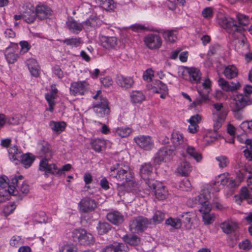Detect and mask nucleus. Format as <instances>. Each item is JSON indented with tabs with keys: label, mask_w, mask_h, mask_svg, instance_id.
<instances>
[{
	"label": "nucleus",
	"mask_w": 252,
	"mask_h": 252,
	"mask_svg": "<svg viewBox=\"0 0 252 252\" xmlns=\"http://www.w3.org/2000/svg\"><path fill=\"white\" fill-rule=\"evenodd\" d=\"M110 175L115 178L122 186L133 178V173L128 166L117 163L110 168Z\"/></svg>",
	"instance_id": "nucleus-1"
},
{
	"label": "nucleus",
	"mask_w": 252,
	"mask_h": 252,
	"mask_svg": "<svg viewBox=\"0 0 252 252\" xmlns=\"http://www.w3.org/2000/svg\"><path fill=\"white\" fill-rule=\"evenodd\" d=\"M219 23L221 27L226 30L229 33L234 34L236 32L242 33L244 29L238 25L236 22L227 15H221L219 18Z\"/></svg>",
	"instance_id": "nucleus-2"
},
{
	"label": "nucleus",
	"mask_w": 252,
	"mask_h": 252,
	"mask_svg": "<svg viewBox=\"0 0 252 252\" xmlns=\"http://www.w3.org/2000/svg\"><path fill=\"white\" fill-rule=\"evenodd\" d=\"M72 236L74 241L80 245H90L94 242L93 236L83 229H75Z\"/></svg>",
	"instance_id": "nucleus-3"
},
{
	"label": "nucleus",
	"mask_w": 252,
	"mask_h": 252,
	"mask_svg": "<svg viewBox=\"0 0 252 252\" xmlns=\"http://www.w3.org/2000/svg\"><path fill=\"white\" fill-rule=\"evenodd\" d=\"M151 223V220L142 216H139L130 221L129 223L130 230L135 232H142Z\"/></svg>",
	"instance_id": "nucleus-4"
},
{
	"label": "nucleus",
	"mask_w": 252,
	"mask_h": 252,
	"mask_svg": "<svg viewBox=\"0 0 252 252\" xmlns=\"http://www.w3.org/2000/svg\"><path fill=\"white\" fill-rule=\"evenodd\" d=\"M175 149L171 146H167L160 148L154 158L155 162L159 164L162 161L165 162L169 161L175 155Z\"/></svg>",
	"instance_id": "nucleus-5"
},
{
	"label": "nucleus",
	"mask_w": 252,
	"mask_h": 252,
	"mask_svg": "<svg viewBox=\"0 0 252 252\" xmlns=\"http://www.w3.org/2000/svg\"><path fill=\"white\" fill-rule=\"evenodd\" d=\"M93 108L94 112L99 117H104L109 114L110 110L106 98L100 96V101L94 102Z\"/></svg>",
	"instance_id": "nucleus-6"
},
{
	"label": "nucleus",
	"mask_w": 252,
	"mask_h": 252,
	"mask_svg": "<svg viewBox=\"0 0 252 252\" xmlns=\"http://www.w3.org/2000/svg\"><path fill=\"white\" fill-rule=\"evenodd\" d=\"M252 103L249 97L242 94H239L234 96L230 103L232 111L243 110L247 106Z\"/></svg>",
	"instance_id": "nucleus-7"
},
{
	"label": "nucleus",
	"mask_w": 252,
	"mask_h": 252,
	"mask_svg": "<svg viewBox=\"0 0 252 252\" xmlns=\"http://www.w3.org/2000/svg\"><path fill=\"white\" fill-rule=\"evenodd\" d=\"M143 41L145 46L150 50L158 49L162 43L160 36L154 33L148 34L145 36Z\"/></svg>",
	"instance_id": "nucleus-8"
},
{
	"label": "nucleus",
	"mask_w": 252,
	"mask_h": 252,
	"mask_svg": "<svg viewBox=\"0 0 252 252\" xmlns=\"http://www.w3.org/2000/svg\"><path fill=\"white\" fill-rule=\"evenodd\" d=\"M23 19L28 24L34 22L36 18L35 8L31 3L24 4L22 8Z\"/></svg>",
	"instance_id": "nucleus-9"
},
{
	"label": "nucleus",
	"mask_w": 252,
	"mask_h": 252,
	"mask_svg": "<svg viewBox=\"0 0 252 252\" xmlns=\"http://www.w3.org/2000/svg\"><path fill=\"white\" fill-rule=\"evenodd\" d=\"M96 203L94 199L89 197L83 198L78 203L80 212L87 213L94 211L96 208Z\"/></svg>",
	"instance_id": "nucleus-10"
},
{
	"label": "nucleus",
	"mask_w": 252,
	"mask_h": 252,
	"mask_svg": "<svg viewBox=\"0 0 252 252\" xmlns=\"http://www.w3.org/2000/svg\"><path fill=\"white\" fill-rule=\"evenodd\" d=\"M137 145L141 148L145 150H151L153 147V142L149 136L139 135L134 138Z\"/></svg>",
	"instance_id": "nucleus-11"
},
{
	"label": "nucleus",
	"mask_w": 252,
	"mask_h": 252,
	"mask_svg": "<svg viewBox=\"0 0 252 252\" xmlns=\"http://www.w3.org/2000/svg\"><path fill=\"white\" fill-rule=\"evenodd\" d=\"M218 84L221 89L225 92H234L241 86L239 82L227 81L222 78H219Z\"/></svg>",
	"instance_id": "nucleus-12"
},
{
	"label": "nucleus",
	"mask_w": 252,
	"mask_h": 252,
	"mask_svg": "<svg viewBox=\"0 0 252 252\" xmlns=\"http://www.w3.org/2000/svg\"><path fill=\"white\" fill-rule=\"evenodd\" d=\"M88 84L86 81H79L71 83L70 88V94L76 95L78 94L82 95L87 89Z\"/></svg>",
	"instance_id": "nucleus-13"
},
{
	"label": "nucleus",
	"mask_w": 252,
	"mask_h": 252,
	"mask_svg": "<svg viewBox=\"0 0 252 252\" xmlns=\"http://www.w3.org/2000/svg\"><path fill=\"white\" fill-rule=\"evenodd\" d=\"M115 81L119 87L125 90L131 88L134 84V81L131 77L125 76L122 74H118L116 76Z\"/></svg>",
	"instance_id": "nucleus-14"
},
{
	"label": "nucleus",
	"mask_w": 252,
	"mask_h": 252,
	"mask_svg": "<svg viewBox=\"0 0 252 252\" xmlns=\"http://www.w3.org/2000/svg\"><path fill=\"white\" fill-rule=\"evenodd\" d=\"M39 154L43 158L51 159L52 157V152L51 146L48 143L45 141H42L38 143Z\"/></svg>",
	"instance_id": "nucleus-15"
},
{
	"label": "nucleus",
	"mask_w": 252,
	"mask_h": 252,
	"mask_svg": "<svg viewBox=\"0 0 252 252\" xmlns=\"http://www.w3.org/2000/svg\"><path fill=\"white\" fill-rule=\"evenodd\" d=\"M36 18L40 20H44L50 17L52 15L53 11L49 7L45 5H37L35 8Z\"/></svg>",
	"instance_id": "nucleus-16"
},
{
	"label": "nucleus",
	"mask_w": 252,
	"mask_h": 252,
	"mask_svg": "<svg viewBox=\"0 0 252 252\" xmlns=\"http://www.w3.org/2000/svg\"><path fill=\"white\" fill-rule=\"evenodd\" d=\"M49 159L42 158L39 163V170L44 172L46 175L56 174V166L55 164H49L48 161Z\"/></svg>",
	"instance_id": "nucleus-17"
},
{
	"label": "nucleus",
	"mask_w": 252,
	"mask_h": 252,
	"mask_svg": "<svg viewBox=\"0 0 252 252\" xmlns=\"http://www.w3.org/2000/svg\"><path fill=\"white\" fill-rule=\"evenodd\" d=\"M201 116L199 114H196L191 116L189 120H188L189 123L188 127L189 131L191 133H195L198 130V124L201 120Z\"/></svg>",
	"instance_id": "nucleus-18"
},
{
	"label": "nucleus",
	"mask_w": 252,
	"mask_h": 252,
	"mask_svg": "<svg viewBox=\"0 0 252 252\" xmlns=\"http://www.w3.org/2000/svg\"><path fill=\"white\" fill-rule=\"evenodd\" d=\"M107 220L115 225H119L124 220L123 215L118 211H113L107 214Z\"/></svg>",
	"instance_id": "nucleus-19"
},
{
	"label": "nucleus",
	"mask_w": 252,
	"mask_h": 252,
	"mask_svg": "<svg viewBox=\"0 0 252 252\" xmlns=\"http://www.w3.org/2000/svg\"><path fill=\"white\" fill-rule=\"evenodd\" d=\"M27 65L32 75L37 77L39 74V66L37 61L34 59H30L26 61Z\"/></svg>",
	"instance_id": "nucleus-20"
},
{
	"label": "nucleus",
	"mask_w": 252,
	"mask_h": 252,
	"mask_svg": "<svg viewBox=\"0 0 252 252\" xmlns=\"http://www.w3.org/2000/svg\"><path fill=\"white\" fill-rule=\"evenodd\" d=\"M182 222L187 229H191L193 221L196 219V215L192 212H186L182 215Z\"/></svg>",
	"instance_id": "nucleus-21"
},
{
	"label": "nucleus",
	"mask_w": 252,
	"mask_h": 252,
	"mask_svg": "<svg viewBox=\"0 0 252 252\" xmlns=\"http://www.w3.org/2000/svg\"><path fill=\"white\" fill-rule=\"evenodd\" d=\"M187 71L191 82L198 83L200 82L201 73L199 69L195 67H188Z\"/></svg>",
	"instance_id": "nucleus-22"
},
{
	"label": "nucleus",
	"mask_w": 252,
	"mask_h": 252,
	"mask_svg": "<svg viewBox=\"0 0 252 252\" xmlns=\"http://www.w3.org/2000/svg\"><path fill=\"white\" fill-rule=\"evenodd\" d=\"M101 42L102 46L106 49H114L117 45V40L115 37H102Z\"/></svg>",
	"instance_id": "nucleus-23"
},
{
	"label": "nucleus",
	"mask_w": 252,
	"mask_h": 252,
	"mask_svg": "<svg viewBox=\"0 0 252 252\" xmlns=\"http://www.w3.org/2000/svg\"><path fill=\"white\" fill-rule=\"evenodd\" d=\"M220 227L224 233L229 234L234 232L238 228V225L233 221H225L221 223Z\"/></svg>",
	"instance_id": "nucleus-24"
},
{
	"label": "nucleus",
	"mask_w": 252,
	"mask_h": 252,
	"mask_svg": "<svg viewBox=\"0 0 252 252\" xmlns=\"http://www.w3.org/2000/svg\"><path fill=\"white\" fill-rule=\"evenodd\" d=\"M24 177L22 175L15 176L11 180L12 185L8 186V191L9 194L13 195H16L18 194V190L16 189V186L21 184V182H23Z\"/></svg>",
	"instance_id": "nucleus-25"
},
{
	"label": "nucleus",
	"mask_w": 252,
	"mask_h": 252,
	"mask_svg": "<svg viewBox=\"0 0 252 252\" xmlns=\"http://www.w3.org/2000/svg\"><path fill=\"white\" fill-rule=\"evenodd\" d=\"M153 166L150 163L142 164L140 169V174L143 180H147L152 173Z\"/></svg>",
	"instance_id": "nucleus-26"
},
{
	"label": "nucleus",
	"mask_w": 252,
	"mask_h": 252,
	"mask_svg": "<svg viewBox=\"0 0 252 252\" xmlns=\"http://www.w3.org/2000/svg\"><path fill=\"white\" fill-rule=\"evenodd\" d=\"M13 48H7L5 51V57L8 63H14L17 60L18 55Z\"/></svg>",
	"instance_id": "nucleus-27"
},
{
	"label": "nucleus",
	"mask_w": 252,
	"mask_h": 252,
	"mask_svg": "<svg viewBox=\"0 0 252 252\" xmlns=\"http://www.w3.org/2000/svg\"><path fill=\"white\" fill-rule=\"evenodd\" d=\"M189 163L185 160L181 162L177 168V172L183 176H188L191 171Z\"/></svg>",
	"instance_id": "nucleus-28"
},
{
	"label": "nucleus",
	"mask_w": 252,
	"mask_h": 252,
	"mask_svg": "<svg viewBox=\"0 0 252 252\" xmlns=\"http://www.w3.org/2000/svg\"><path fill=\"white\" fill-rule=\"evenodd\" d=\"M123 240L126 243L133 246H138L141 243L140 238L135 234L125 235Z\"/></svg>",
	"instance_id": "nucleus-29"
},
{
	"label": "nucleus",
	"mask_w": 252,
	"mask_h": 252,
	"mask_svg": "<svg viewBox=\"0 0 252 252\" xmlns=\"http://www.w3.org/2000/svg\"><path fill=\"white\" fill-rule=\"evenodd\" d=\"M156 197L158 200H163L166 198L168 192L165 187L160 183L158 185L157 187L154 190Z\"/></svg>",
	"instance_id": "nucleus-30"
},
{
	"label": "nucleus",
	"mask_w": 252,
	"mask_h": 252,
	"mask_svg": "<svg viewBox=\"0 0 252 252\" xmlns=\"http://www.w3.org/2000/svg\"><path fill=\"white\" fill-rule=\"evenodd\" d=\"M199 96L197 97L192 104L194 106L201 105L203 103H206L209 100V91L204 92L202 90H198Z\"/></svg>",
	"instance_id": "nucleus-31"
},
{
	"label": "nucleus",
	"mask_w": 252,
	"mask_h": 252,
	"mask_svg": "<svg viewBox=\"0 0 252 252\" xmlns=\"http://www.w3.org/2000/svg\"><path fill=\"white\" fill-rule=\"evenodd\" d=\"M20 158H21L22 164L26 168L30 167L35 160L34 156L31 153L22 155Z\"/></svg>",
	"instance_id": "nucleus-32"
},
{
	"label": "nucleus",
	"mask_w": 252,
	"mask_h": 252,
	"mask_svg": "<svg viewBox=\"0 0 252 252\" xmlns=\"http://www.w3.org/2000/svg\"><path fill=\"white\" fill-rule=\"evenodd\" d=\"M223 74L227 78L232 79L237 76L238 71L234 65H229L225 68Z\"/></svg>",
	"instance_id": "nucleus-33"
},
{
	"label": "nucleus",
	"mask_w": 252,
	"mask_h": 252,
	"mask_svg": "<svg viewBox=\"0 0 252 252\" xmlns=\"http://www.w3.org/2000/svg\"><path fill=\"white\" fill-rule=\"evenodd\" d=\"M66 25L69 30L74 33L77 34L82 30V25L74 20H69L66 22Z\"/></svg>",
	"instance_id": "nucleus-34"
},
{
	"label": "nucleus",
	"mask_w": 252,
	"mask_h": 252,
	"mask_svg": "<svg viewBox=\"0 0 252 252\" xmlns=\"http://www.w3.org/2000/svg\"><path fill=\"white\" fill-rule=\"evenodd\" d=\"M198 199H195V204H201L202 203H205L207 202L209 199L210 198V192L207 189H203L201 191L200 194L197 197Z\"/></svg>",
	"instance_id": "nucleus-35"
},
{
	"label": "nucleus",
	"mask_w": 252,
	"mask_h": 252,
	"mask_svg": "<svg viewBox=\"0 0 252 252\" xmlns=\"http://www.w3.org/2000/svg\"><path fill=\"white\" fill-rule=\"evenodd\" d=\"M127 248L124 244L120 243L117 246H109L105 249L103 252H127Z\"/></svg>",
	"instance_id": "nucleus-36"
},
{
	"label": "nucleus",
	"mask_w": 252,
	"mask_h": 252,
	"mask_svg": "<svg viewBox=\"0 0 252 252\" xmlns=\"http://www.w3.org/2000/svg\"><path fill=\"white\" fill-rule=\"evenodd\" d=\"M61 41L66 45L71 46L72 47H77L83 43L81 38L80 37L66 38L61 40Z\"/></svg>",
	"instance_id": "nucleus-37"
},
{
	"label": "nucleus",
	"mask_w": 252,
	"mask_h": 252,
	"mask_svg": "<svg viewBox=\"0 0 252 252\" xmlns=\"http://www.w3.org/2000/svg\"><path fill=\"white\" fill-rule=\"evenodd\" d=\"M158 32L162 34L163 38L166 41L169 42H174L176 39V36L174 33V31L173 30L165 31L164 30H160Z\"/></svg>",
	"instance_id": "nucleus-38"
},
{
	"label": "nucleus",
	"mask_w": 252,
	"mask_h": 252,
	"mask_svg": "<svg viewBox=\"0 0 252 252\" xmlns=\"http://www.w3.org/2000/svg\"><path fill=\"white\" fill-rule=\"evenodd\" d=\"M103 9L109 11L114 8V3L113 0H95Z\"/></svg>",
	"instance_id": "nucleus-39"
},
{
	"label": "nucleus",
	"mask_w": 252,
	"mask_h": 252,
	"mask_svg": "<svg viewBox=\"0 0 252 252\" xmlns=\"http://www.w3.org/2000/svg\"><path fill=\"white\" fill-rule=\"evenodd\" d=\"M130 96L131 101L133 103H141L145 98L144 95L140 91H133Z\"/></svg>",
	"instance_id": "nucleus-40"
},
{
	"label": "nucleus",
	"mask_w": 252,
	"mask_h": 252,
	"mask_svg": "<svg viewBox=\"0 0 252 252\" xmlns=\"http://www.w3.org/2000/svg\"><path fill=\"white\" fill-rule=\"evenodd\" d=\"M49 126L53 130L60 132L64 129L66 124L64 122L51 121L49 124Z\"/></svg>",
	"instance_id": "nucleus-41"
},
{
	"label": "nucleus",
	"mask_w": 252,
	"mask_h": 252,
	"mask_svg": "<svg viewBox=\"0 0 252 252\" xmlns=\"http://www.w3.org/2000/svg\"><path fill=\"white\" fill-rule=\"evenodd\" d=\"M96 228L99 234L103 235L111 230V226L108 222H99Z\"/></svg>",
	"instance_id": "nucleus-42"
},
{
	"label": "nucleus",
	"mask_w": 252,
	"mask_h": 252,
	"mask_svg": "<svg viewBox=\"0 0 252 252\" xmlns=\"http://www.w3.org/2000/svg\"><path fill=\"white\" fill-rule=\"evenodd\" d=\"M227 114V113L224 111L220 115H218L217 118L214 120V127L215 131H217L221 127L222 124L225 119Z\"/></svg>",
	"instance_id": "nucleus-43"
},
{
	"label": "nucleus",
	"mask_w": 252,
	"mask_h": 252,
	"mask_svg": "<svg viewBox=\"0 0 252 252\" xmlns=\"http://www.w3.org/2000/svg\"><path fill=\"white\" fill-rule=\"evenodd\" d=\"M186 151L187 154L192 157L197 162H199L201 160L202 158L201 155L198 153L193 147L188 146Z\"/></svg>",
	"instance_id": "nucleus-44"
},
{
	"label": "nucleus",
	"mask_w": 252,
	"mask_h": 252,
	"mask_svg": "<svg viewBox=\"0 0 252 252\" xmlns=\"http://www.w3.org/2000/svg\"><path fill=\"white\" fill-rule=\"evenodd\" d=\"M151 89L155 93H160L162 91L168 92L167 86L159 80L156 81L155 86L152 87Z\"/></svg>",
	"instance_id": "nucleus-45"
},
{
	"label": "nucleus",
	"mask_w": 252,
	"mask_h": 252,
	"mask_svg": "<svg viewBox=\"0 0 252 252\" xmlns=\"http://www.w3.org/2000/svg\"><path fill=\"white\" fill-rule=\"evenodd\" d=\"M171 139L172 143L174 144L173 147L175 148L176 147L182 144L184 142L183 135L178 132L172 133Z\"/></svg>",
	"instance_id": "nucleus-46"
},
{
	"label": "nucleus",
	"mask_w": 252,
	"mask_h": 252,
	"mask_svg": "<svg viewBox=\"0 0 252 252\" xmlns=\"http://www.w3.org/2000/svg\"><path fill=\"white\" fill-rule=\"evenodd\" d=\"M8 151L9 154L11 155V158L13 160H18L22 153L21 150L15 145L10 147Z\"/></svg>",
	"instance_id": "nucleus-47"
},
{
	"label": "nucleus",
	"mask_w": 252,
	"mask_h": 252,
	"mask_svg": "<svg viewBox=\"0 0 252 252\" xmlns=\"http://www.w3.org/2000/svg\"><path fill=\"white\" fill-rule=\"evenodd\" d=\"M123 186L127 191H136L137 189V184L133 180V177L130 181H127Z\"/></svg>",
	"instance_id": "nucleus-48"
},
{
	"label": "nucleus",
	"mask_w": 252,
	"mask_h": 252,
	"mask_svg": "<svg viewBox=\"0 0 252 252\" xmlns=\"http://www.w3.org/2000/svg\"><path fill=\"white\" fill-rule=\"evenodd\" d=\"M165 224L168 225H170L175 229H178L181 227L182 221L178 219L170 218L166 220Z\"/></svg>",
	"instance_id": "nucleus-49"
},
{
	"label": "nucleus",
	"mask_w": 252,
	"mask_h": 252,
	"mask_svg": "<svg viewBox=\"0 0 252 252\" xmlns=\"http://www.w3.org/2000/svg\"><path fill=\"white\" fill-rule=\"evenodd\" d=\"M165 218V215L161 211H156L153 218L152 220L155 224H159L161 223Z\"/></svg>",
	"instance_id": "nucleus-50"
},
{
	"label": "nucleus",
	"mask_w": 252,
	"mask_h": 252,
	"mask_svg": "<svg viewBox=\"0 0 252 252\" xmlns=\"http://www.w3.org/2000/svg\"><path fill=\"white\" fill-rule=\"evenodd\" d=\"M104 145V141L98 139L93 140L91 142L92 148L96 152H100L101 149Z\"/></svg>",
	"instance_id": "nucleus-51"
},
{
	"label": "nucleus",
	"mask_w": 252,
	"mask_h": 252,
	"mask_svg": "<svg viewBox=\"0 0 252 252\" xmlns=\"http://www.w3.org/2000/svg\"><path fill=\"white\" fill-rule=\"evenodd\" d=\"M131 131V129L129 127H118L116 130V133L122 137L128 136Z\"/></svg>",
	"instance_id": "nucleus-52"
},
{
	"label": "nucleus",
	"mask_w": 252,
	"mask_h": 252,
	"mask_svg": "<svg viewBox=\"0 0 252 252\" xmlns=\"http://www.w3.org/2000/svg\"><path fill=\"white\" fill-rule=\"evenodd\" d=\"M216 159L219 162V167L221 168L226 167L229 163L227 158L225 156L218 157Z\"/></svg>",
	"instance_id": "nucleus-53"
},
{
	"label": "nucleus",
	"mask_w": 252,
	"mask_h": 252,
	"mask_svg": "<svg viewBox=\"0 0 252 252\" xmlns=\"http://www.w3.org/2000/svg\"><path fill=\"white\" fill-rule=\"evenodd\" d=\"M247 173H249L248 169L245 167H243L239 170L237 173V178L238 182H240V184L243 180L244 178L247 175Z\"/></svg>",
	"instance_id": "nucleus-54"
},
{
	"label": "nucleus",
	"mask_w": 252,
	"mask_h": 252,
	"mask_svg": "<svg viewBox=\"0 0 252 252\" xmlns=\"http://www.w3.org/2000/svg\"><path fill=\"white\" fill-rule=\"evenodd\" d=\"M179 188L182 190L189 191L191 189V184L188 179H185L180 182Z\"/></svg>",
	"instance_id": "nucleus-55"
},
{
	"label": "nucleus",
	"mask_w": 252,
	"mask_h": 252,
	"mask_svg": "<svg viewBox=\"0 0 252 252\" xmlns=\"http://www.w3.org/2000/svg\"><path fill=\"white\" fill-rule=\"evenodd\" d=\"M239 247L240 249L249 251L252 248V245L249 239H245L239 244Z\"/></svg>",
	"instance_id": "nucleus-56"
},
{
	"label": "nucleus",
	"mask_w": 252,
	"mask_h": 252,
	"mask_svg": "<svg viewBox=\"0 0 252 252\" xmlns=\"http://www.w3.org/2000/svg\"><path fill=\"white\" fill-rule=\"evenodd\" d=\"M16 188L19 190L18 191L23 194H26L29 192V186L26 182H23L21 184L16 186Z\"/></svg>",
	"instance_id": "nucleus-57"
},
{
	"label": "nucleus",
	"mask_w": 252,
	"mask_h": 252,
	"mask_svg": "<svg viewBox=\"0 0 252 252\" xmlns=\"http://www.w3.org/2000/svg\"><path fill=\"white\" fill-rule=\"evenodd\" d=\"M33 218L35 221L42 223L45 221V214L44 212L35 213L33 215Z\"/></svg>",
	"instance_id": "nucleus-58"
},
{
	"label": "nucleus",
	"mask_w": 252,
	"mask_h": 252,
	"mask_svg": "<svg viewBox=\"0 0 252 252\" xmlns=\"http://www.w3.org/2000/svg\"><path fill=\"white\" fill-rule=\"evenodd\" d=\"M237 16L240 25L245 26L248 24L249 18L248 16L240 14H238Z\"/></svg>",
	"instance_id": "nucleus-59"
},
{
	"label": "nucleus",
	"mask_w": 252,
	"mask_h": 252,
	"mask_svg": "<svg viewBox=\"0 0 252 252\" xmlns=\"http://www.w3.org/2000/svg\"><path fill=\"white\" fill-rule=\"evenodd\" d=\"M201 205L199 210L201 213H209L211 210V205L207 201L205 203L200 204Z\"/></svg>",
	"instance_id": "nucleus-60"
},
{
	"label": "nucleus",
	"mask_w": 252,
	"mask_h": 252,
	"mask_svg": "<svg viewBox=\"0 0 252 252\" xmlns=\"http://www.w3.org/2000/svg\"><path fill=\"white\" fill-rule=\"evenodd\" d=\"M51 92L50 93H47L45 94V98L55 99L56 97V94L58 93V90L56 88L55 85H52L51 86Z\"/></svg>",
	"instance_id": "nucleus-61"
},
{
	"label": "nucleus",
	"mask_w": 252,
	"mask_h": 252,
	"mask_svg": "<svg viewBox=\"0 0 252 252\" xmlns=\"http://www.w3.org/2000/svg\"><path fill=\"white\" fill-rule=\"evenodd\" d=\"M202 15L205 18H212L213 15V9L210 7L204 8L202 11Z\"/></svg>",
	"instance_id": "nucleus-62"
},
{
	"label": "nucleus",
	"mask_w": 252,
	"mask_h": 252,
	"mask_svg": "<svg viewBox=\"0 0 252 252\" xmlns=\"http://www.w3.org/2000/svg\"><path fill=\"white\" fill-rule=\"evenodd\" d=\"M145 181L146 183L147 184V185L149 186V187L153 189L154 190L156 189V188L157 187L158 185V184H160V182H158L157 181H156L153 179H150L149 177L148 179H147V180H144Z\"/></svg>",
	"instance_id": "nucleus-63"
},
{
	"label": "nucleus",
	"mask_w": 252,
	"mask_h": 252,
	"mask_svg": "<svg viewBox=\"0 0 252 252\" xmlns=\"http://www.w3.org/2000/svg\"><path fill=\"white\" fill-rule=\"evenodd\" d=\"M153 77L154 72L151 69H147L143 75V79L146 81H151Z\"/></svg>",
	"instance_id": "nucleus-64"
}]
</instances>
